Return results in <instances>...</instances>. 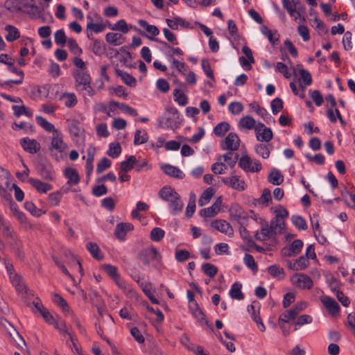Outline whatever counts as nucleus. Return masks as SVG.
<instances>
[{
    "label": "nucleus",
    "mask_w": 355,
    "mask_h": 355,
    "mask_svg": "<svg viewBox=\"0 0 355 355\" xmlns=\"http://www.w3.org/2000/svg\"><path fill=\"white\" fill-rule=\"evenodd\" d=\"M270 211L275 214V217L268 224V251L278 243L277 234H282L286 228L285 219L288 217V210L282 205H279L271 207Z\"/></svg>",
    "instance_id": "obj_1"
},
{
    "label": "nucleus",
    "mask_w": 355,
    "mask_h": 355,
    "mask_svg": "<svg viewBox=\"0 0 355 355\" xmlns=\"http://www.w3.org/2000/svg\"><path fill=\"white\" fill-rule=\"evenodd\" d=\"M282 5L289 15L295 20L301 18L302 14L304 12V7L300 0H282Z\"/></svg>",
    "instance_id": "obj_2"
},
{
    "label": "nucleus",
    "mask_w": 355,
    "mask_h": 355,
    "mask_svg": "<svg viewBox=\"0 0 355 355\" xmlns=\"http://www.w3.org/2000/svg\"><path fill=\"white\" fill-rule=\"evenodd\" d=\"M138 259L145 266H148L152 261L160 260L161 255L154 247L141 250L138 255Z\"/></svg>",
    "instance_id": "obj_3"
},
{
    "label": "nucleus",
    "mask_w": 355,
    "mask_h": 355,
    "mask_svg": "<svg viewBox=\"0 0 355 355\" xmlns=\"http://www.w3.org/2000/svg\"><path fill=\"white\" fill-rule=\"evenodd\" d=\"M307 307V304L300 302L295 304L291 309L284 312L279 316V320L284 322L294 320L297 315Z\"/></svg>",
    "instance_id": "obj_4"
},
{
    "label": "nucleus",
    "mask_w": 355,
    "mask_h": 355,
    "mask_svg": "<svg viewBox=\"0 0 355 355\" xmlns=\"http://www.w3.org/2000/svg\"><path fill=\"white\" fill-rule=\"evenodd\" d=\"M261 305L259 302L254 301L250 305L248 306V311L251 315L253 321L257 324V328L261 331H264L266 329L265 325L260 317Z\"/></svg>",
    "instance_id": "obj_5"
},
{
    "label": "nucleus",
    "mask_w": 355,
    "mask_h": 355,
    "mask_svg": "<svg viewBox=\"0 0 355 355\" xmlns=\"http://www.w3.org/2000/svg\"><path fill=\"white\" fill-rule=\"evenodd\" d=\"M67 146L63 141L62 134L59 130H55L51 137V145L49 150L53 153L55 150L59 153L64 152Z\"/></svg>",
    "instance_id": "obj_6"
},
{
    "label": "nucleus",
    "mask_w": 355,
    "mask_h": 355,
    "mask_svg": "<svg viewBox=\"0 0 355 355\" xmlns=\"http://www.w3.org/2000/svg\"><path fill=\"white\" fill-rule=\"evenodd\" d=\"M75 79V87L77 91L80 90L87 84L92 81L91 76L87 71L75 70L73 73Z\"/></svg>",
    "instance_id": "obj_7"
},
{
    "label": "nucleus",
    "mask_w": 355,
    "mask_h": 355,
    "mask_svg": "<svg viewBox=\"0 0 355 355\" xmlns=\"http://www.w3.org/2000/svg\"><path fill=\"white\" fill-rule=\"evenodd\" d=\"M291 282L296 287L303 289H311L313 287V281L310 277L304 274H295L291 277Z\"/></svg>",
    "instance_id": "obj_8"
},
{
    "label": "nucleus",
    "mask_w": 355,
    "mask_h": 355,
    "mask_svg": "<svg viewBox=\"0 0 355 355\" xmlns=\"http://www.w3.org/2000/svg\"><path fill=\"white\" fill-rule=\"evenodd\" d=\"M302 247V241L300 239H295L290 245L282 249V255L286 257H295L301 252Z\"/></svg>",
    "instance_id": "obj_9"
},
{
    "label": "nucleus",
    "mask_w": 355,
    "mask_h": 355,
    "mask_svg": "<svg viewBox=\"0 0 355 355\" xmlns=\"http://www.w3.org/2000/svg\"><path fill=\"white\" fill-rule=\"evenodd\" d=\"M239 166L245 171L257 172L261 170V166L259 162H252L248 155H243L239 161Z\"/></svg>",
    "instance_id": "obj_10"
},
{
    "label": "nucleus",
    "mask_w": 355,
    "mask_h": 355,
    "mask_svg": "<svg viewBox=\"0 0 355 355\" xmlns=\"http://www.w3.org/2000/svg\"><path fill=\"white\" fill-rule=\"evenodd\" d=\"M240 139L234 132H230L221 143V148L223 150L234 151L239 147Z\"/></svg>",
    "instance_id": "obj_11"
},
{
    "label": "nucleus",
    "mask_w": 355,
    "mask_h": 355,
    "mask_svg": "<svg viewBox=\"0 0 355 355\" xmlns=\"http://www.w3.org/2000/svg\"><path fill=\"white\" fill-rule=\"evenodd\" d=\"M19 144L25 151L31 154L37 153L41 148L40 144L37 140L28 137L21 139Z\"/></svg>",
    "instance_id": "obj_12"
},
{
    "label": "nucleus",
    "mask_w": 355,
    "mask_h": 355,
    "mask_svg": "<svg viewBox=\"0 0 355 355\" xmlns=\"http://www.w3.org/2000/svg\"><path fill=\"white\" fill-rule=\"evenodd\" d=\"M222 182L227 186L235 190L241 191L245 189V182L236 175H233L229 178H223Z\"/></svg>",
    "instance_id": "obj_13"
},
{
    "label": "nucleus",
    "mask_w": 355,
    "mask_h": 355,
    "mask_svg": "<svg viewBox=\"0 0 355 355\" xmlns=\"http://www.w3.org/2000/svg\"><path fill=\"white\" fill-rule=\"evenodd\" d=\"M222 199L219 197L211 207L201 209L200 215L205 218L214 217L220 211Z\"/></svg>",
    "instance_id": "obj_14"
},
{
    "label": "nucleus",
    "mask_w": 355,
    "mask_h": 355,
    "mask_svg": "<svg viewBox=\"0 0 355 355\" xmlns=\"http://www.w3.org/2000/svg\"><path fill=\"white\" fill-rule=\"evenodd\" d=\"M166 114L168 116L166 118V125L168 128H177V123L180 119V114L178 110L173 107L166 109Z\"/></svg>",
    "instance_id": "obj_15"
},
{
    "label": "nucleus",
    "mask_w": 355,
    "mask_h": 355,
    "mask_svg": "<svg viewBox=\"0 0 355 355\" xmlns=\"http://www.w3.org/2000/svg\"><path fill=\"white\" fill-rule=\"evenodd\" d=\"M211 225L216 230L228 236H231L234 233L232 226L225 220H216L212 222Z\"/></svg>",
    "instance_id": "obj_16"
},
{
    "label": "nucleus",
    "mask_w": 355,
    "mask_h": 355,
    "mask_svg": "<svg viewBox=\"0 0 355 355\" xmlns=\"http://www.w3.org/2000/svg\"><path fill=\"white\" fill-rule=\"evenodd\" d=\"M134 226L131 223H118L114 231V235L120 241H124L127 232L132 230Z\"/></svg>",
    "instance_id": "obj_17"
},
{
    "label": "nucleus",
    "mask_w": 355,
    "mask_h": 355,
    "mask_svg": "<svg viewBox=\"0 0 355 355\" xmlns=\"http://www.w3.org/2000/svg\"><path fill=\"white\" fill-rule=\"evenodd\" d=\"M37 172L40 176L46 180H53L55 178V172L51 165L40 164L37 166Z\"/></svg>",
    "instance_id": "obj_18"
},
{
    "label": "nucleus",
    "mask_w": 355,
    "mask_h": 355,
    "mask_svg": "<svg viewBox=\"0 0 355 355\" xmlns=\"http://www.w3.org/2000/svg\"><path fill=\"white\" fill-rule=\"evenodd\" d=\"M322 302L325 306V307L328 309L329 313L333 315H336L338 314L340 311V306L338 304V302L334 300L333 298L329 297V296H324L322 299Z\"/></svg>",
    "instance_id": "obj_19"
},
{
    "label": "nucleus",
    "mask_w": 355,
    "mask_h": 355,
    "mask_svg": "<svg viewBox=\"0 0 355 355\" xmlns=\"http://www.w3.org/2000/svg\"><path fill=\"white\" fill-rule=\"evenodd\" d=\"M0 230L2 232L3 236L7 239H11L15 241L17 238L10 223L1 217L0 218Z\"/></svg>",
    "instance_id": "obj_20"
},
{
    "label": "nucleus",
    "mask_w": 355,
    "mask_h": 355,
    "mask_svg": "<svg viewBox=\"0 0 355 355\" xmlns=\"http://www.w3.org/2000/svg\"><path fill=\"white\" fill-rule=\"evenodd\" d=\"M158 195L163 200L168 202L174 198H177L178 193L171 187L165 186L159 190Z\"/></svg>",
    "instance_id": "obj_21"
},
{
    "label": "nucleus",
    "mask_w": 355,
    "mask_h": 355,
    "mask_svg": "<svg viewBox=\"0 0 355 355\" xmlns=\"http://www.w3.org/2000/svg\"><path fill=\"white\" fill-rule=\"evenodd\" d=\"M60 100L64 102V105L68 108L75 107L78 103V98L74 93L64 92L60 95Z\"/></svg>",
    "instance_id": "obj_22"
},
{
    "label": "nucleus",
    "mask_w": 355,
    "mask_h": 355,
    "mask_svg": "<svg viewBox=\"0 0 355 355\" xmlns=\"http://www.w3.org/2000/svg\"><path fill=\"white\" fill-rule=\"evenodd\" d=\"M87 37L93 42L91 45L92 51L96 55H101L105 51V47L102 44L101 42L98 40L94 39L92 37V33H87Z\"/></svg>",
    "instance_id": "obj_23"
},
{
    "label": "nucleus",
    "mask_w": 355,
    "mask_h": 355,
    "mask_svg": "<svg viewBox=\"0 0 355 355\" xmlns=\"http://www.w3.org/2000/svg\"><path fill=\"white\" fill-rule=\"evenodd\" d=\"M162 169L166 175L171 177L181 180L185 177L183 172L176 166L166 164L162 167Z\"/></svg>",
    "instance_id": "obj_24"
},
{
    "label": "nucleus",
    "mask_w": 355,
    "mask_h": 355,
    "mask_svg": "<svg viewBox=\"0 0 355 355\" xmlns=\"http://www.w3.org/2000/svg\"><path fill=\"white\" fill-rule=\"evenodd\" d=\"M105 40L110 44L119 46L125 42V37L121 33H108L105 35Z\"/></svg>",
    "instance_id": "obj_25"
},
{
    "label": "nucleus",
    "mask_w": 355,
    "mask_h": 355,
    "mask_svg": "<svg viewBox=\"0 0 355 355\" xmlns=\"http://www.w3.org/2000/svg\"><path fill=\"white\" fill-rule=\"evenodd\" d=\"M87 19L88 20L87 24V33H92V32H94L95 33H99L103 32L105 29L106 26L105 24L94 23L91 16L88 15L87 17Z\"/></svg>",
    "instance_id": "obj_26"
},
{
    "label": "nucleus",
    "mask_w": 355,
    "mask_h": 355,
    "mask_svg": "<svg viewBox=\"0 0 355 355\" xmlns=\"http://www.w3.org/2000/svg\"><path fill=\"white\" fill-rule=\"evenodd\" d=\"M86 249L91 255L96 260H102L104 258L103 254L101 252L98 245L94 242H89L86 244Z\"/></svg>",
    "instance_id": "obj_27"
},
{
    "label": "nucleus",
    "mask_w": 355,
    "mask_h": 355,
    "mask_svg": "<svg viewBox=\"0 0 355 355\" xmlns=\"http://www.w3.org/2000/svg\"><path fill=\"white\" fill-rule=\"evenodd\" d=\"M269 182L273 185H280L284 180V175L281 171L277 168H272L269 173Z\"/></svg>",
    "instance_id": "obj_28"
},
{
    "label": "nucleus",
    "mask_w": 355,
    "mask_h": 355,
    "mask_svg": "<svg viewBox=\"0 0 355 355\" xmlns=\"http://www.w3.org/2000/svg\"><path fill=\"white\" fill-rule=\"evenodd\" d=\"M64 175L68 179V184H77L80 182V175L75 168H67L64 170Z\"/></svg>",
    "instance_id": "obj_29"
},
{
    "label": "nucleus",
    "mask_w": 355,
    "mask_h": 355,
    "mask_svg": "<svg viewBox=\"0 0 355 355\" xmlns=\"http://www.w3.org/2000/svg\"><path fill=\"white\" fill-rule=\"evenodd\" d=\"M109 28L112 31H119L121 33L125 34L128 33L130 31V28H132L133 26H130L129 28L128 25L124 19H120L114 24H109ZM134 29L137 30V28L135 26Z\"/></svg>",
    "instance_id": "obj_30"
},
{
    "label": "nucleus",
    "mask_w": 355,
    "mask_h": 355,
    "mask_svg": "<svg viewBox=\"0 0 355 355\" xmlns=\"http://www.w3.org/2000/svg\"><path fill=\"white\" fill-rule=\"evenodd\" d=\"M30 182L40 193H46L52 189V186L50 184L43 182L37 179H31Z\"/></svg>",
    "instance_id": "obj_31"
},
{
    "label": "nucleus",
    "mask_w": 355,
    "mask_h": 355,
    "mask_svg": "<svg viewBox=\"0 0 355 355\" xmlns=\"http://www.w3.org/2000/svg\"><path fill=\"white\" fill-rule=\"evenodd\" d=\"M168 203L169 208L173 215H176L182 211L184 204L179 194L177 196V198H174L171 201H169Z\"/></svg>",
    "instance_id": "obj_32"
},
{
    "label": "nucleus",
    "mask_w": 355,
    "mask_h": 355,
    "mask_svg": "<svg viewBox=\"0 0 355 355\" xmlns=\"http://www.w3.org/2000/svg\"><path fill=\"white\" fill-rule=\"evenodd\" d=\"M116 73L119 76L123 81L130 87H135L136 85V79L127 72H125L119 69H116Z\"/></svg>",
    "instance_id": "obj_33"
},
{
    "label": "nucleus",
    "mask_w": 355,
    "mask_h": 355,
    "mask_svg": "<svg viewBox=\"0 0 355 355\" xmlns=\"http://www.w3.org/2000/svg\"><path fill=\"white\" fill-rule=\"evenodd\" d=\"M109 104L110 106H116V107H119L122 112H126L128 114H130V116H136L138 115V112H137V110L130 107L129 105H128L125 103H121L119 102L112 101L110 102Z\"/></svg>",
    "instance_id": "obj_34"
},
{
    "label": "nucleus",
    "mask_w": 355,
    "mask_h": 355,
    "mask_svg": "<svg viewBox=\"0 0 355 355\" xmlns=\"http://www.w3.org/2000/svg\"><path fill=\"white\" fill-rule=\"evenodd\" d=\"M256 132V137L258 141H266V128L262 123H257L253 128Z\"/></svg>",
    "instance_id": "obj_35"
},
{
    "label": "nucleus",
    "mask_w": 355,
    "mask_h": 355,
    "mask_svg": "<svg viewBox=\"0 0 355 355\" xmlns=\"http://www.w3.org/2000/svg\"><path fill=\"white\" fill-rule=\"evenodd\" d=\"M241 284L239 282L234 283L230 291V295L233 299L239 300L244 299V295L241 291Z\"/></svg>",
    "instance_id": "obj_36"
},
{
    "label": "nucleus",
    "mask_w": 355,
    "mask_h": 355,
    "mask_svg": "<svg viewBox=\"0 0 355 355\" xmlns=\"http://www.w3.org/2000/svg\"><path fill=\"white\" fill-rule=\"evenodd\" d=\"M189 310L191 311L192 315L194 318H196L199 321H202L205 320V315L199 306L197 302H193V304H190Z\"/></svg>",
    "instance_id": "obj_37"
},
{
    "label": "nucleus",
    "mask_w": 355,
    "mask_h": 355,
    "mask_svg": "<svg viewBox=\"0 0 355 355\" xmlns=\"http://www.w3.org/2000/svg\"><path fill=\"white\" fill-rule=\"evenodd\" d=\"M214 194V189L212 187H209L203 191L201 196L198 200V205L200 207L204 206L209 202Z\"/></svg>",
    "instance_id": "obj_38"
},
{
    "label": "nucleus",
    "mask_w": 355,
    "mask_h": 355,
    "mask_svg": "<svg viewBox=\"0 0 355 355\" xmlns=\"http://www.w3.org/2000/svg\"><path fill=\"white\" fill-rule=\"evenodd\" d=\"M256 123L255 120L251 116H245L240 119L239 125L242 128L251 130L253 129Z\"/></svg>",
    "instance_id": "obj_39"
},
{
    "label": "nucleus",
    "mask_w": 355,
    "mask_h": 355,
    "mask_svg": "<svg viewBox=\"0 0 355 355\" xmlns=\"http://www.w3.org/2000/svg\"><path fill=\"white\" fill-rule=\"evenodd\" d=\"M5 29L8 31V34L6 36V39L8 42H13L20 37L19 31L15 26L8 25L6 26Z\"/></svg>",
    "instance_id": "obj_40"
},
{
    "label": "nucleus",
    "mask_w": 355,
    "mask_h": 355,
    "mask_svg": "<svg viewBox=\"0 0 355 355\" xmlns=\"http://www.w3.org/2000/svg\"><path fill=\"white\" fill-rule=\"evenodd\" d=\"M230 128V125L227 122H220L214 127V133L217 137H223Z\"/></svg>",
    "instance_id": "obj_41"
},
{
    "label": "nucleus",
    "mask_w": 355,
    "mask_h": 355,
    "mask_svg": "<svg viewBox=\"0 0 355 355\" xmlns=\"http://www.w3.org/2000/svg\"><path fill=\"white\" fill-rule=\"evenodd\" d=\"M148 136L146 130H137L135 133L134 144L140 145L147 142Z\"/></svg>",
    "instance_id": "obj_42"
},
{
    "label": "nucleus",
    "mask_w": 355,
    "mask_h": 355,
    "mask_svg": "<svg viewBox=\"0 0 355 355\" xmlns=\"http://www.w3.org/2000/svg\"><path fill=\"white\" fill-rule=\"evenodd\" d=\"M268 271L271 276L277 278L279 280L283 279L285 277L284 269L277 265L270 266L269 268H268Z\"/></svg>",
    "instance_id": "obj_43"
},
{
    "label": "nucleus",
    "mask_w": 355,
    "mask_h": 355,
    "mask_svg": "<svg viewBox=\"0 0 355 355\" xmlns=\"http://www.w3.org/2000/svg\"><path fill=\"white\" fill-rule=\"evenodd\" d=\"M12 110L15 115L17 116H19L22 114L28 117L33 116V111L25 105H12Z\"/></svg>",
    "instance_id": "obj_44"
},
{
    "label": "nucleus",
    "mask_w": 355,
    "mask_h": 355,
    "mask_svg": "<svg viewBox=\"0 0 355 355\" xmlns=\"http://www.w3.org/2000/svg\"><path fill=\"white\" fill-rule=\"evenodd\" d=\"M138 24L153 36H157L159 34L158 28L156 26L148 24L146 20L139 19Z\"/></svg>",
    "instance_id": "obj_45"
},
{
    "label": "nucleus",
    "mask_w": 355,
    "mask_h": 355,
    "mask_svg": "<svg viewBox=\"0 0 355 355\" xmlns=\"http://www.w3.org/2000/svg\"><path fill=\"white\" fill-rule=\"evenodd\" d=\"M136 162V157L130 155L128 159L121 163L120 171L128 172L134 168V163Z\"/></svg>",
    "instance_id": "obj_46"
},
{
    "label": "nucleus",
    "mask_w": 355,
    "mask_h": 355,
    "mask_svg": "<svg viewBox=\"0 0 355 355\" xmlns=\"http://www.w3.org/2000/svg\"><path fill=\"white\" fill-rule=\"evenodd\" d=\"M36 121L42 128H43L47 132H52L53 133H54L55 130H58L57 129L55 128L54 125L52 123L46 121L44 117L41 116H36Z\"/></svg>",
    "instance_id": "obj_47"
},
{
    "label": "nucleus",
    "mask_w": 355,
    "mask_h": 355,
    "mask_svg": "<svg viewBox=\"0 0 355 355\" xmlns=\"http://www.w3.org/2000/svg\"><path fill=\"white\" fill-rule=\"evenodd\" d=\"M224 161L231 167H234L239 159V154L230 151L223 155Z\"/></svg>",
    "instance_id": "obj_48"
},
{
    "label": "nucleus",
    "mask_w": 355,
    "mask_h": 355,
    "mask_svg": "<svg viewBox=\"0 0 355 355\" xmlns=\"http://www.w3.org/2000/svg\"><path fill=\"white\" fill-rule=\"evenodd\" d=\"M291 221L293 224L299 230H305L308 227L306 220L299 215L292 216Z\"/></svg>",
    "instance_id": "obj_49"
},
{
    "label": "nucleus",
    "mask_w": 355,
    "mask_h": 355,
    "mask_svg": "<svg viewBox=\"0 0 355 355\" xmlns=\"http://www.w3.org/2000/svg\"><path fill=\"white\" fill-rule=\"evenodd\" d=\"M202 270L203 272L207 276H209L210 278L214 277L218 272L217 267L209 263H204L202 266Z\"/></svg>",
    "instance_id": "obj_50"
},
{
    "label": "nucleus",
    "mask_w": 355,
    "mask_h": 355,
    "mask_svg": "<svg viewBox=\"0 0 355 355\" xmlns=\"http://www.w3.org/2000/svg\"><path fill=\"white\" fill-rule=\"evenodd\" d=\"M175 101L181 106H184L188 103V97L186 94L181 92L179 89L173 91Z\"/></svg>",
    "instance_id": "obj_51"
},
{
    "label": "nucleus",
    "mask_w": 355,
    "mask_h": 355,
    "mask_svg": "<svg viewBox=\"0 0 355 355\" xmlns=\"http://www.w3.org/2000/svg\"><path fill=\"white\" fill-rule=\"evenodd\" d=\"M5 7L12 12L21 10L20 0H7L5 2Z\"/></svg>",
    "instance_id": "obj_52"
},
{
    "label": "nucleus",
    "mask_w": 355,
    "mask_h": 355,
    "mask_svg": "<svg viewBox=\"0 0 355 355\" xmlns=\"http://www.w3.org/2000/svg\"><path fill=\"white\" fill-rule=\"evenodd\" d=\"M121 153V147L119 143H111L109 146L107 155L112 158H116Z\"/></svg>",
    "instance_id": "obj_53"
},
{
    "label": "nucleus",
    "mask_w": 355,
    "mask_h": 355,
    "mask_svg": "<svg viewBox=\"0 0 355 355\" xmlns=\"http://www.w3.org/2000/svg\"><path fill=\"white\" fill-rule=\"evenodd\" d=\"M268 40L274 48L281 47L279 44V35L277 31L272 32L268 29Z\"/></svg>",
    "instance_id": "obj_54"
},
{
    "label": "nucleus",
    "mask_w": 355,
    "mask_h": 355,
    "mask_svg": "<svg viewBox=\"0 0 355 355\" xmlns=\"http://www.w3.org/2000/svg\"><path fill=\"white\" fill-rule=\"evenodd\" d=\"M275 71L277 72H279L286 78H290L292 76V73L289 71L288 68L286 64H285L283 62H278L275 66Z\"/></svg>",
    "instance_id": "obj_55"
},
{
    "label": "nucleus",
    "mask_w": 355,
    "mask_h": 355,
    "mask_svg": "<svg viewBox=\"0 0 355 355\" xmlns=\"http://www.w3.org/2000/svg\"><path fill=\"white\" fill-rule=\"evenodd\" d=\"M67 46L71 53L75 55H80L83 52L82 49L79 47L76 40L73 38H69L67 40Z\"/></svg>",
    "instance_id": "obj_56"
},
{
    "label": "nucleus",
    "mask_w": 355,
    "mask_h": 355,
    "mask_svg": "<svg viewBox=\"0 0 355 355\" xmlns=\"http://www.w3.org/2000/svg\"><path fill=\"white\" fill-rule=\"evenodd\" d=\"M54 37H55V42L58 45H60V46H63L67 42L65 33H64V30H62V29H60V30L57 31L55 33Z\"/></svg>",
    "instance_id": "obj_57"
},
{
    "label": "nucleus",
    "mask_w": 355,
    "mask_h": 355,
    "mask_svg": "<svg viewBox=\"0 0 355 355\" xmlns=\"http://www.w3.org/2000/svg\"><path fill=\"white\" fill-rule=\"evenodd\" d=\"M164 231L159 227H154L150 232V239L153 241L158 242L164 236Z\"/></svg>",
    "instance_id": "obj_58"
},
{
    "label": "nucleus",
    "mask_w": 355,
    "mask_h": 355,
    "mask_svg": "<svg viewBox=\"0 0 355 355\" xmlns=\"http://www.w3.org/2000/svg\"><path fill=\"white\" fill-rule=\"evenodd\" d=\"M104 271L113 279L118 278L119 274L117 271V268L110 264H105L103 266Z\"/></svg>",
    "instance_id": "obj_59"
},
{
    "label": "nucleus",
    "mask_w": 355,
    "mask_h": 355,
    "mask_svg": "<svg viewBox=\"0 0 355 355\" xmlns=\"http://www.w3.org/2000/svg\"><path fill=\"white\" fill-rule=\"evenodd\" d=\"M283 101L280 98H275L270 103L272 112L274 114H277L283 109Z\"/></svg>",
    "instance_id": "obj_60"
},
{
    "label": "nucleus",
    "mask_w": 355,
    "mask_h": 355,
    "mask_svg": "<svg viewBox=\"0 0 355 355\" xmlns=\"http://www.w3.org/2000/svg\"><path fill=\"white\" fill-rule=\"evenodd\" d=\"M53 324H55V327L60 331L61 334L64 336L67 335L68 336L71 335L64 320H61L58 322L55 321Z\"/></svg>",
    "instance_id": "obj_61"
},
{
    "label": "nucleus",
    "mask_w": 355,
    "mask_h": 355,
    "mask_svg": "<svg viewBox=\"0 0 355 355\" xmlns=\"http://www.w3.org/2000/svg\"><path fill=\"white\" fill-rule=\"evenodd\" d=\"M230 214L237 219L244 218L243 211L241 206L237 204L232 205L230 209Z\"/></svg>",
    "instance_id": "obj_62"
},
{
    "label": "nucleus",
    "mask_w": 355,
    "mask_h": 355,
    "mask_svg": "<svg viewBox=\"0 0 355 355\" xmlns=\"http://www.w3.org/2000/svg\"><path fill=\"white\" fill-rule=\"evenodd\" d=\"M144 168L150 169V168H151V165L145 159H143L141 160H137L136 159V162H135V163H134V169L136 171L139 172Z\"/></svg>",
    "instance_id": "obj_63"
},
{
    "label": "nucleus",
    "mask_w": 355,
    "mask_h": 355,
    "mask_svg": "<svg viewBox=\"0 0 355 355\" xmlns=\"http://www.w3.org/2000/svg\"><path fill=\"white\" fill-rule=\"evenodd\" d=\"M327 280L329 284V286L331 291L336 293L337 291H339V282L338 279L333 275H330L327 277Z\"/></svg>",
    "instance_id": "obj_64"
}]
</instances>
